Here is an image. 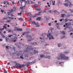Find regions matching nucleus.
<instances>
[{"label": "nucleus", "mask_w": 73, "mask_h": 73, "mask_svg": "<svg viewBox=\"0 0 73 73\" xmlns=\"http://www.w3.org/2000/svg\"><path fill=\"white\" fill-rule=\"evenodd\" d=\"M60 57V58H58V60H68L69 59V57L65 56V55L62 54H59Z\"/></svg>", "instance_id": "f257e3e1"}, {"label": "nucleus", "mask_w": 73, "mask_h": 73, "mask_svg": "<svg viewBox=\"0 0 73 73\" xmlns=\"http://www.w3.org/2000/svg\"><path fill=\"white\" fill-rule=\"evenodd\" d=\"M47 36V37H49V40H51V39H54V38L53 37V36L51 35L49 33L48 35H47L45 33H42V35H40V36H42L43 37L44 36Z\"/></svg>", "instance_id": "f03ea898"}, {"label": "nucleus", "mask_w": 73, "mask_h": 73, "mask_svg": "<svg viewBox=\"0 0 73 73\" xmlns=\"http://www.w3.org/2000/svg\"><path fill=\"white\" fill-rule=\"evenodd\" d=\"M66 27L64 29V30H66V28H71L72 27H68L69 26H70L71 25H72V23L71 22H69L68 23H66Z\"/></svg>", "instance_id": "7ed1b4c3"}, {"label": "nucleus", "mask_w": 73, "mask_h": 73, "mask_svg": "<svg viewBox=\"0 0 73 73\" xmlns=\"http://www.w3.org/2000/svg\"><path fill=\"white\" fill-rule=\"evenodd\" d=\"M25 66L24 64L21 65L19 63H17L16 64V66L17 67H18L19 68H24V66Z\"/></svg>", "instance_id": "20e7f679"}, {"label": "nucleus", "mask_w": 73, "mask_h": 73, "mask_svg": "<svg viewBox=\"0 0 73 73\" xmlns=\"http://www.w3.org/2000/svg\"><path fill=\"white\" fill-rule=\"evenodd\" d=\"M33 48H32L31 46L27 47V48L26 50H25V52H28L29 50H33Z\"/></svg>", "instance_id": "39448f33"}, {"label": "nucleus", "mask_w": 73, "mask_h": 73, "mask_svg": "<svg viewBox=\"0 0 73 73\" xmlns=\"http://www.w3.org/2000/svg\"><path fill=\"white\" fill-rule=\"evenodd\" d=\"M7 13L8 15H9V16H11L12 17H13V16H14V15H12V12L11 11V12H8Z\"/></svg>", "instance_id": "423d86ee"}, {"label": "nucleus", "mask_w": 73, "mask_h": 73, "mask_svg": "<svg viewBox=\"0 0 73 73\" xmlns=\"http://www.w3.org/2000/svg\"><path fill=\"white\" fill-rule=\"evenodd\" d=\"M28 37H29L28 40L29 41H30L32 40V36H31V35L28 36Z\"/></svg>", "instance_id": "0eeeda50"}, {"label": "nucleus", "mask_w": 73, "mask_h": 73, "mask_svg": "<svg viewBox=\"0 0 73 73\" xmlns=\"http://www.w3.org/2000/svg\"><path fill=\"white\" fill-rule=\"evenodd\" d=\"M35 64L34 62H28L27 63V65H31V64Z\"/></svg>", "instance_id": "6e6552de"}, {"label": "nucleus", "mask_w": 73, "mask_h": 73, "mask_svg": "<svg viewBox=\"0 0 73 73\" xmlns=\"http://www.w3.org/2000/svg\"><path fill=\"white\" fill-rule=\"evenodd\" d=\"M35 25L36 27H40V25H38V23H36Z\"/></svg>", "instance_id": "1a4fd4ad"}, {"label": "nucleus", "mask_w": 73, "mask_h": 73, "mask_svg": "<svg viewBox=\"0 0 73 73\" xmlns=\"http://www.w3.org/2000/svg\"><path fill=\"white\" fill-rule=\"evenodd\" d=\"M16 11V8L13 7V9H12L11 11V12H13V11Z\"/></svg>", "instance_id": "9d476101"}, {"label": "nucleus", "mask_w": 73, "mask_h": 73, "mask_svg": "<svg viewBox=\"0 0 73 73\" xmlns=\"http://www.w3.org/2000/svg\"><path fill=\"white\" fill-rule=\"evenodd\" d=\"M64 5H65L66 7H68L69 5V4L67 3H64L63 4Z\"/></svg>", "instance_id": "9b49d317"}, {"label": "nucleus", "mask_w": 73, "mask_h": 73, "mask_svg": "<svg viewBox=\"0 0 73 73\" xmlns=\"http://www.w3.org/2000/svg\"><path fill=\"white\" fill-rule=\"evenodd\" d=\"M34 54H36V53H38V52L37 50H34Z\"/></svg>", "instance_id": "f8f14e48"}, {"label": "nucleus", "mask_w": 73, "mask_h": 73, "mask_svg": "<svg viewBox=\"0 0 73 73\" xmlns=\"http://www.w3.org/2000/svg\"><path fill=\"white\" fill-rule=\"evenodd\" d=\"M8 18H9V19H10L11 20H13V19H14L13 17L12 18L11 17H8Z\"/></svg>", "instance_id": "ddd939ff"}, {"label": "nucleus", "mask_w": 73, "mask_h": 73, "mask_svg": "<svg viewBox=\"0 0 73 73\" xmlns=\"http://www.w3.org/2000/svg\"><path fill=\"white\" fill-rule=\"evenodd\" d=\"M41 17H38V18H36V20H38V21H40L41 20Z\"/></svg>", "instance_id": "4468645a"}, {"label": "nucleus", "mask_w": 73, "mask_h": 73, "mask_svg": "<svg viewBox=\"0 0 73 73\" xmlns=\"http://www.w3.org/2000/svg\"><path fill=\"white\" fill-rule=\"evenodd\" d=\"M52 12L54 13H57L58 11L57 10H54V11H52Z\"/></svg>", "instance_id": "2eb2a0df"}, {"label": "nucleus", "mask_w": 73, "mask_h": 73, "mask_svg": "<svg viewBox=\"0 0 73 73\" xmlns=\"http://www.w3.org/2000/svg\"><path fill=\"white\" fill-rule=\"evenodd\" d=\"M60 33H62L63 35H65V31H60Z\"/></svg>", "instance_id": "dca6fc26"}, {"label": "nucleus", "mask_w": 73, "mask_h": 73, "mask_svg": "<svg viewBox=\"0 0 73 73\" xmlns=\"http://www.w3.org/2000/svg\"><path fill=\"white\" fill-rule=\"evenodd\" d=\"M40 56L41 58H42V57H45V55H44L42 54L40 55Z\"/></svg>", "instance_id": "f3484780"}, {"label": "nucleus", "mask_w": 73, "mask_h": 73, "mask_svg": "<svg viewBox=\"0 0 73 73\" xmlns=\"http://www.w3.org/2000/svg\"><path fill=\"white\" fill-rule=\"evenodd\" d=\"M17 30L18 31H23V29H17Z\"/></svg>", "instance_id": "a211bd4d"}, {"label": "nucleus", "mask_w": 73, "mask_h": 73, "mask_svg": "<svg viewBox=\"0 0 73 73\" xmlns=\"http://www.w3.org/2000/svg\"><path fill=\"white\" fill-rule=\"evenodd\" d=\"M64 53H65L66 54H68L69 53V52H67L65 51L64 52Z\"/></svg>", "instance_id": "6ab92c4d"}, {"label": "nucleus", "mask_w": 73, "mask_h": 73, "mask_svg": "<svg viewBox=\"0 0 73 73\" xmlns=\"http://www.w3.org/2000/svg\"><path fill=\"white\" fill-rule=\"evenodd\" d=\"M8 19V17H5L3 19V20H7V19Z\"/></svg>", "instance_id": "aec40b11"}, {"label": "nucleus", "mask_w": 73, "mask_h": 73, "mask_svg": "<svg viewBox=\"0 0 73 73\" xmlns=\"http://www.w3.org/2000/svg\"><path fill=\"white\" fill-rule=\"evenodd\" d=\"M61 16H62V17H64V16H65V14H61Z\"/></svg>", "instance_id": "412c9836"}, {"label": "nucleus", "mask_w": 73, "mask_h": 73, "mask_svg": "<svg viewBox=\"0 0 73 73\" xmlns=\"http://www.w3.org/2000/svg\"><path fill=\"white\" fill-rule=\"evenodd\" d=\"M11 39H12V41H14V42H15V41H16V40H15V38H11Z\"/></svg>", "instance_id": "4be33fe9"}, {"label": "nucleus", "mask_w": 73, "mask_h": 73, "mask_svg": "<svg viewBox=\"0 0 73 73\" xmlns=\"http://www.w3.org/2000/svg\"><path fill=\"white\" fill-rule=\"evenodd\" d=\"M73 6V4H72V3H70V5H69V6L70 7H72V6Z\"/></svg>", "instance_id": "5701e85b"}, {"label": "nucleus", "mask_w": 73, "mask_h": 73, "mask_svg": "<svg viewBox=\"0 0 73 73\" xmlns=\"http://www.w3.org/2000/svg\"><path fill=\"white\" fill-rule=\"evenodd\" d=\"M64 20H65V22H67V21H69V19H65Z\"/></svg>", "instance_id": "b1692460"}, {"label": "nucleus", "mask_w": 73, "mask_h": 73, "mask_svg": "<svg viewBox=\"0 0 73 73\" xmlns=\"http://www.w3.org/2000/svg\"><path fill=\"white\" fill-rule=\"evenodd\" d=\"M46 58H48V59H50V56H48L45 57Z\"/></svg>", "instance_id": "393cba45"}, {"label": "nucleus", "mask_w": 73, "mask_h": 73, "mask_svg": "<svg viewBox=\"0 0 73 73\" xmlns=\"http://www.w3.org/2000/svg\"><path fill=\"white\" fill-rule=\"evenodd\" d=\"M10 21H11V20H7V21L6 22V23H10Z\"/></svg>", "instance_id": "a878e982"}, {"label": "nucleus", "mask_w": 73, "mask_h": 73, "mask_svg": "<svg viewBox=\"0 0 73 73\" xmlns=\"http://www.w3.org/2000/svg\"><path fill=\"white\" fill-rule=\"evenodd\" d=\"M21 56H20V58H22V59H23L24 58H23V54L21 55Z\"/></svg>", "instance_id": "bb28decb"}, {"label": "nucleus", "mask_w": 73, "mask_h": 73, "mask_svg": "<svg viewBox=\"0 0 73 73\" xmlns=\"http://www.w3.org/2000/svg\"><path fill=\"white\" fill-rule=\"evenodd\" d=\"M21 14H22V13H21V12H20L19 13H18V15L19 16H21Z\"/></svg>", "instance_id": "cd10ccee"}, {"label": "nucleus", "mask_w": 73, "mask_h": 73, "mask_svg": "<svg viewBox=\"0 0 73 73\" xmlns=\"http://www.w3.org/2000/svg\"><path fill=\"white\" fill-rule=\"evenodd\" d=\"M8 47H10V49H11V48H12L11 47H10L9 46H6V48H7V49H9V48H8Z\"/></svg>", "instance_id": "c85d7f7f"}, {"label": "nucleus", "mask_w": 73, "mask_h": 73, "mask_svg": "<svg viewBox=\"0 0 73 73\" xmlns=\"http://www.w3.org/2000/svg\"><path fill=\"white\" fill-rule=\"evenodd\" d=\"M19 20L21 21H23V19L21 18H19Z\"/></svg>", "instance_id": "c756f323"}, {"label": "nucleus", "mask_w": 73, "mask_h": 73, "mask_svg": "<svg viewBox=\"0 0 73 73\" xmlns=\"http://www.w3.org/2000/svg\"><path fill=\"white\" fill-rule=\"evenodd\" d=\"M58 47H60L61 46V43H59L58 44Z\"/></svg>", "instance_id": "7c9ffc66"}, {"label": "nucleus", "mask_w": 73, "mask_h": 73, "mask_svg": "<svg viewBox=\"0 0 73 73\" xmlns=\"http://www.w3.org/2000/svg\"><path fill=\"white\" fill-rule=\"evenodd\" d=\"M32 24H34V25H36V23L35 22H32Z\"/></svg>", "instance_id": "2f4dec72"}, {"label": "nucleus", "mask_w": 73, "mask_h": 73, "mask_svg": "<svg viewBox=\"0 0 73 73\" xmlns=\"http://www.w3.org/2000/svg\"><path fill=\"white\" fill-rule=\"evenodd\" d=\"M13 36V35H9L8 36V37H11V36Z\"/></svg>", "instance_id": "473e14b6"}, {"label": "nucleus", "mask_w": 73, "mask_h": 73, "mask_svg": "<svg viewBox=\"0 0 73 73\" xmlns=\"http://www.w3.org/2000/svg\"><path fill=\"white\" fill-rule=\"evenodd\" d=\"M34 7L35 8H37V5H34Z\"/></svg>", "instance_id": "72a5a7b5"}, {"label": "nucleus", "mask_w": 73, "mask_h": 73, "mask_svg": "<svg viewBox=\"0 0 73 73\" xmlns=\"http://www.w3.org/2000/svg\"><path fill=\"white\" fill-rule=\"evenodd\" d=\"M4 29L3 28H2V29L0 28V31H2L3 30H4Z\"/></svg>", "instance_id": "f704fd0d"}, {"label": "nucleus", "mask_w": 73, "mask_h": 73, "mask_svg": "<svg viewBox=\"0 0 73 73\" xmlns=\"http://www.w3.org/2000/svg\"><path fill=\"white\" fill-rule=\"evenodd\" d=\"M36 10H37V11H40V9H36Z\"/></svg>", "instance_id": "c9c22d12"}, {"label": "nucleus", "mask_w": 73, "mask_h": 73, "mask_svg": "<svg viewBox=\"0 0 73 73\" xmlns=\"http://www.w3.org/2000/svg\"><path fill=\"white\" fill-rule=\"evenodd\" d=\"M3 28H5V29H7V27L4 25L3 26Z\"/></svg>", "instance_id": "e433bc0d"}, {"label": "nucleus", "mask_w": 73, "mask_h": 73, "mask_svg": "<svg viewBox=\"0 0 73 73\" xmlns=\"http://www.w3.org/2000/svg\"><path fill=\"white\" fill-rule=\"evenodd\" d=\"M65 2H66V1H67V3H70V2H69L68 0H65Z\"/></svg>", "instance_id": "4c0bfd02"}, {"label": "nucleus", "mask_w": 73, "mask_h": 73, "mask_svg": "<svg viewBox=\"0 0 73 73\" xmlns=\"http://www.w3.org/2000/svg\"><path fill=\"white\" fill-rule=\"evenodd\" d=\"M24 7L23 6V7H20V9H24Z\"/></svg>", "instance_id": "58836bf2"}, {"label": "nucleus", "mask_w": 73, "mask_h": 73, "mask_svg": "<svg viewBox=\"0 0 73 73\" xmlns=\"http://www.w3.org/2000/svg\"><path fill=\"white\" fill-rule=\"evenodd\" d=\"M59 23H56V25H59Z\"/></svg>", "instance_id": "ea45409f"}, {"label": "nucleus", "mask_w": 73, "mask_h": 73, "mask_svg": "<svg viewBox=\"0 0 73 73\" xmlns=\"http://www.w3.org/2000/svg\"><path fill=\"white\" fill-rule=\"evenodd\" d=\"M12 32V30H8V32H9H9Z\"/></svg>", "instance_id": "a19ab883"}, {"label": "nucleus", "mask_w": 73, "mask_h": 73, "mask_svg": "<svg viewBox=\"0 0 73 73\" xmlns=\"http://www.w3.org/2000/svg\"><path fill=\"white\" fill-rule=\"evenodd\" d=\"M12 3H13V5H15H15H16L15 4V2H14V1H13L12 2Z\"/></svg>", "instance_id": "79ce46f5"}, {"label": "nucleus", "mask_w": 73, "mask_h": 73, "mask_svg": "<svg viewBox=\"0 0 73 73\" xmlns=\"http://www.w3.org/2000/svg\"><path fill=\"white\" fill-rule=\"evenodd\" d=\"M2 38H5V36L3 35H2Z\"/></svg>", "instance_id": "37998d69"}, {"label": "nucleus", "mask_w": 73, "mask_h": 73, "mask_svg": "<svg viewBox=\"0 0 73 73\" xmlns=\"http://www.w3.org/2000/svg\"><path fill=\"white\" fill-rule=\"evenodd\" d=\"M27 33V32H25L23 34V35H25V33Z\"/></svg>", "instance_id": "c03bdc74"}, {"label": "nucleus", "mask_w": 73, "mask_h": 73, "mask_svg": "<svg viewBox=\"0 0 73 73\" xmlns=\"http://www.w3.org/2000/svg\"><path fill=\"white\" fill-rule=\"evenodd\" d=\"M48 25L49 26H50L51 25V23H48Z\"/></svg>", "instance_id": "a18cd8bd"}, {"label": "nucleus", "mask_w": 73, "mask_h": 73, "mask_svg": "<svg viewBox=\"0 0 73 73\" xmlns=\"http://www.w3.org/2000/svg\"><path fill=\"white\" fill-rule=\"evenodd\" d=\"M4 73H7V71H4Z\"/></svg>", "instance_id": "49530a36"}, {"label": "nucleus", "mask_w": 73, "mask_h": 73, "mask_svg": "<svg viewBox=\"0 0 73 73\" xmlns=\"http://www.w3.org/2000/svg\"><path fill=\"white\" fill-rule=\"evenodd\" d=\"M20 54H17V56H19V55H20Z\"/></svg>", "instance_id": "de8ad7c7"}, {"label": "nucleus", "mask_w": 73, "mask_h": 73, "mask_svg": "<svg viewBox=\"0 0 73 73\" xmlns=\"http://www.w3.org/2000/svg\"><path fill=\"white\" fill-rule=\"evenodd\" d=\"M72 21L73 20L72 19L70 20V19H69L68 21Z\"/></svg>", "instance_id": "09e8293b"}, {"label": "nucleus", "mask_w": 73, "mask_h": 73, "mask_svg": "<svg viewBox=\"0 0 73 73\" xmlns=\"http://www.w3.org/2000/svg\"><path fill=\"white\" fill-rule=\"evenodd\" d=\"M48 12H49V13H51V12H52V11L50 10V11H48Z\"/></svg>", "instance_id": "8fccbe9b"}, {"label": "nucleus", "mask_w": 73, "mask_h": 73, "mask_svg": "<svg viewBox=\"0 0 73 73\" xmlns=\"http://www.w3.org/2000/svg\"><path fill=\"white\" fill-rule=\"evenodd\" d=\"M73 35V33H70V36H71V35Z\"/></svg>", "instance_id": "3c124183"}, {"label": "nucleus", "mask_w": 73, "mask_h": 73, "mask_svg": "<svg viewBox=\"0 0 73 73\" xmlns=\"http://www.w3.org/2000/svg\"><path fill=\"white\" fill-rule=\"evenodd\" d=\"M62 20H63V19H61L60 20V21H62Z\"/></svg>", "instance_id": "603ef678"}, {"label": "nucleus", "mask_w": 73, "mask_h": 73, "mask_svg": "<svg viewBox=\"0 0 73 73\" xmlns=\"http://www.w3.org/2000/svg\"><path fill=\"white\" fill-rule=\"evenodd\" d=\"M33 17H36V16L35 15H34L33 16Z\"/></svg>", "instance_id": "864d4df0"}, {"label": "nucleus", "mask_w": 73, "mask_h": 73, "mask_svg": "<svg viewBox=\"0 0 73 73\" xmlns=\"http://www.w3.org/2000/svg\"><path fill=\"white\" fill-rule=\"evenodd\" d=\"M70 37H72V38H73V35H71Z\"/></svg>", "instance_id": "5fc2aeb1"}, {"label": "nucleus", "mask_w": 73, "mask_h": 73, "mask_svg": "<svg viewBox=\"0 0 73 73\" xmlns=\"http://www.w3.org/2000/svg\"><path fill=\"white\" fill-rule=\"evenodd\" d=\"M7 40H8V39H7V38H6V42H7Z\"/></svg>", "instance_id": "6e6d98bb"}, {"label": "nucleus", "mask_w": 73, "mask_h": 73, "mask_svg": "<svg viewBox=\"0 0 73 73\" xmlns=\"http://www.w3.org/2000/svg\"><path fill=\"white\" fill-rule=\"evenodd\" d=\"M1 11L2 13H3V12H4V11L3 10H1Z\"/></svg>", "instance_id": "4d7b16f0"}, {"label": "nucleus", "mask_w": 73, "mask_h": 73, "mask_svg": "<svg viewBox=\"0 0 73 73\" xmlns=\"http://www.w3.org/2000/svg\"><path fill=\"white\" fill-rule=\"evenodd\" d=\"M4 4L5 5H6V3L5 2V1L4 2Z\"/></svg>", "instance_id": "13d9d810"}, {"label": "nucleus", "mask_w": 73, "mask_h": 73, "mask_svg": "<svg viewBox=\"0 0 73 73\" xmlns=\"http://www.w3.org/2000/svg\"><path fill=\"white\" fill-rule=\"evenodd\" d=\"M57 21L56 20L54 22V23H57Z\"/></svg>", "instance_id": "bf43d9fd"}, {"label": "nucleus", "mask_w": 73, "mask_h": 73, "mask_svg": "<svg viewBox=\"0 0 73 73\" xmlns=\"http://www.w3.org/2000/svg\"><path fill=\"white\" fill-rule=\"evenodd\" d=\"M52 5H55V3H52Z\"/></svg>", "instance_id": "052dcab7"}, {"label": "nucleus", "mask_w": 73, "mask_h": 73, "mask_svg": "<svg viewBox=\"0 0 73 73\" xmlns=\"http://www.w3.org/2000/svg\"><path fill=\"white\" fill-rule=\"evenodd\" d=\"M0 41H3V40L1 39V38H0Z\"/></svg>", "instance_id": "680f3d73"}, {"label": "nucleus", "mask_w": 73, "mask_h": 73, "mask_svg": "<svg viewBox=\"0 0 73 73\" xmlns=\"http://www.w3.org/2000/svg\"><path fill=\"white\" fill-rule=\"evenodd\" d=\"M65 38V36H64L63 37H62V38Z\"/></svg>", "instance_id": "e2e57ef3"}, {"label": "nucleus", "mask_w": 73, "mask_h": 73, "mask_svg": "<svg viewBox=\"0 0 73 73\" xmlns=\"http://www.w3.org/2000/svg\"><path fill=\"white\" fill-rule=\"evenodd\" d=\"M9 64H10V62L7 63V65H9Z\"/></svg>", "instance_id": "0e129e2a"}, {"label": "nucleus", "mask_w": 73, "mask_h": 73, "mask_svg": "<svg viewBox=\"0 0 73 73\" xmlns=\"http://www.w3.org/2000/svg\"><path fill=\"white\" fill-rule=\"evenodd\" d=\"M3 33H6V31H4V32H3Z\"/></svg>", "instance_id": "69168bd1"}, {"label": "nucleus", "mask_w": 73, "mask_h": 73, "mask_svg": "<svg viewBox=\"0 0 73 73\" xmlns=\"http://www.w3.org/2000/svg\"><path fill=\"white\" fill-rule=\"evenodd\" d=\"M48 7H50V5H48Z\"/></svg>", "instance_id": "338daca9"}, {"label": "nucleus", "mask_w": 73, "mask_h": 73, "mask_svg": "<svg viewBox=\"0 0 73 73\" xmlns=\"http://www.w3.org/2000/svg\"><path fill=\"white\" fill-rule=\"evenodd\" d=\"M62 62H59V64H61V63H62Z\"/></svg>", "instance_id": "774afa93"}]
</instances>
